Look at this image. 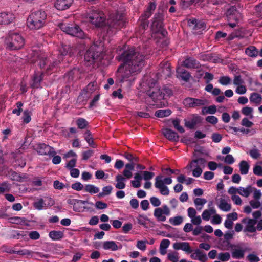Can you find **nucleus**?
I'll list each match as a JSON object with an SVG mask.
<instances>
[{
	"instance_id": "obj_3",
	"label": "nucleus",
	"mask_w": 262,
	"mask_h": 262,
	"mask_svg": "<svg viewBox=\"0 0 262 262\" xmlns=\"http://www.w3.org/2000/svg\"><path fill=\"white\" fill-rule=\"evenodd\" d=\"M47 15L43 10H37L32 12L27 19V26L31 30H37L41 29L47 24Z\"/></svg>"
},
{
	"instance_id": "obj_61",
	"label": "nucleus",
	"mask_w": 262,
	"mask_h": 262,
	"mask_svg": "<svg viewBox=\"0 0 262 262\" xmlns=\"http://www.w3.org/2000/svg\"><path fill=\"white\" fill-rule=\"evenodd\" d=\"M146 243H148V242L147 241H138L137 242V247L139 249L144 251L146 248Z\"/></svg>"
},
{
	"instance_id": "obj_45",
	"label": "nucleus",
	"mask_w": 262,
	"mask_h": 262,
	"mask_svg": "<svg viewBox=\"0 0 262 262\" xmlns=\"http://www.w3.org/2000/svg\"><path fill=\"white\" fill-rule=\"evenodd\" d=\"M113 187L111 185L106 186L102 188V192L99 193L98 197L101 198L110 194L112 192Z\"/></svg>"
},
{
	"instance_id": "obj_35",
	"label": "nucleus",
	"mask_w": 262,
	"mask_h": 262,
	"mask_svg": "<svg viewBox=\"0 0 262 262\" xmlns=\"http://www.w3.org/2000/svg\"><path fill=\"white\" fill-rule=\"evenodd\" d=\"M33 207L37 210H41L43 208H47L48 206L45 203L44 200L42 198H40L33 203Z\"/></svg>"
},
{
	"instance_id": "obj_39",
	"label": "nucleus",
	"mask_w": 262,
	"mask_h": 262,
	"mask_svg": "<svg viewBox=\"0 0 262 262\" xmlns=\"http://www.w3.org/2000/svg\"><path fill=\"white\" fill-rule=\"evenodd\" d=\"M76 124L78 128L83 129L88 126L89 122L84 118H78L76 121Z\"/></svg>"
},
{
	"instance_id": "obj_14",
	"label": "nucleus",
	"mask_w": 262,
	"mask_h": 262,
	"mask_svg": "<svg viewBox=\"0 0 262 262\" xmlns=\"http://www.w3.org/2000/svg\"><path fill=\"white\" fill-rule=\"evenodd\" d=\"M81 71L79 68H74L64 75V78L66 79L69 82L76 81L80 78V74Z\"/></svg>"
},
{
	"instance_id": "obj_38",
	"label": "nucleus",
	"mask_w": 262,
	"mask_h": 262,
	"mask_svg": "<svg viewBox=\"0 0 262 262\" xmlns=\"http://www.w3.org/2000/svg\"><path fill=\"white\" fill-rule=\"evenodd\" d=\"M194 254L197 255V259L201 262H206L208 260L207 255L199 249L194 250Z\"/></svg>"
},
{
	"instance_id": "obj_48",
	"label": "nucleus",
	"mask_w": 262,
	"mask_h": 262,
	"mask_svg": "<svg viewBox=\"0 0 262 262\" xmlns=\"http://www.w3.org/2000/svg\"><path fill=\"white\" fill-rule=\"evenodd\" d=\"M206 202V200L204 198H196L194 200V203L196 207L201 206L200 207L198 208V210L202 209V206L205 204Z\"/></svg>"
},
{
	"instance_id": "obj_49",
	"label": "nucleus",
	"mask_w": 262,
	"mask_h": 262,
	"mask_svg": "<svg viewBox=\"0 0 262 262\" xmlns=\"http://www.w3.org/2000/svg\"><path fill=\"white\" fill-rule=\"evenodd\" d=\"M172 124L175 129L178 130L181 133H183L185 132L184 128L180 125V120L179 119H176L172 120Z\"/></svg>"
},
{
	"instance_id": "obj_55",
	"label": "nucleus",
	"mask_w": 262,
	"mask_h": 262,
	"mask_svg": "<svg viewBox=\"0 0 262 262\" xmlns=\"http://www.w3.org/2000/svg\"><path fill=\"white\" fill-rule=\"evenodd\" d=\"M246 259L249 262H258L260 261V258L254 253L248 254Z\"/></svg>"
},
{
	"instance_id": "obj_12",
	"label": "nucleus",
	"mask_w": 262,
	"mask_h": 262,
	"mask_svg": "<svg viewBox=\"0 0 262 262\" xmlns=\"http://www.w3.org/2000/svg\"><path fill=\"white\" fill-rule=\"evenodd\" d=\"M157 74L165 79L169 77L171 75L170 64L167 61L161 62Z\"/></svg>"
},
{
	"instance_id": "obj_43",
	"label": "nucleus",
	"mask_w": 262,
	"mask_h": 262,
	"mask_svg": "<svg viewBox=\"0 0 262 262\" xmlns=\"http://www.w3.org/2000/svg\"><path fill=\"white\" fill-rule=\"evenodd\" d=\"M84 190L91 194L97 193L99 191V188L92 184H87L84 187Z\"/></svg>"
},
{
	"instance_id": "obj_41",
	"label": "nucleus",
	"mask_w": 262,
	"mask_h": 262,
	"mask_svg": "<svg viewBox=\"0 0 262 262\" xmlns=\"http://www.w3.org/2000/svg\"><path fill=\"white\" fill-rule=\"evenodd\" d=\"M183 222V217L182 216H176L170 217L169 219V222L173 226H178L181 224Z\"/></svg>"
},
{
	"instance_id": "obj_16",
	"label": "nucleus",
	"mask_w": 262,
	"mask_h": 262,
	"mask_svg": "<svg viewBox=\"0 0 262 262\" xmlns=\"http://www.w3.org/2000/svg\"><path fill=\"white\" fill-rule=\"evenodd\" d=\"M183 104L186 107H195L204 105V102L201 99L188 97L184 100Z\"/></svg>"
},
{
	"instance_id": "obj_25",
	"label": "nucleus",
	"mask_w": 262,
	"mask_h": 262,
	"mask_svg": "<svg viewBox=\"0 0 262 262\" xmlns=\"http://www.w3.org/2000/svg\"><path fill=\"white\" fill-rule=\"evenodd\" d=\"M155 186L160 190V192L163 195H168L169 193V190L167 186L163 185L162 182L160 180H156L155 183Z\"/></svg>"
},
{
	"instance_id": "obj_27",
	"label": "nucleus",
	"mask_w": 262,
	"mask_h": 262,
	"mask_svg": "<svg viewBox=\"0 0 262 262\" xmlns=\"http://www.w3.org/2000/svg\"><path fill=\"white\" fill-rule=\"evenodd\" d=\"M49 236L53 241H59L63 238L64 233L61 231L53 230L49 232Z\"/></svg>"
},
{
	"instance_id": "obj_23",
	"label": "nucleus",
	"mask_w": 262,
	"mask_h": 262,
	"mask_svg": "<svg viewBox=\"0 0 262 262\" xmlns=\"http://www.w3.org/2000/svg\"><path fill=\"white\" fill-rule=\"evenodd\" d=\"M73 0H56L55 3V8L59 10H64L70 7Z\"/></svg>"
},
{
	"instance_id": "obj_11",
	"label": "nucleus",
	"mask_w": 262,
	"mask_h": 262,
	"mask_svg": "<svg viewBox=\"0 0 262 262\" xmlns=\"http://www.w3.org/2000/svg\"><path fill=\"white\" fill-rule=\"evenodd\" d=\"M37 153L40 155H49L53 156L56 154L53 147L45 143H39L36 145V149Z\"/></svg>"
},
{
	"instance_id": "obj_51",
	"label": "nucleus",
	"mask_w": 262,
	"mask_h": 262,
	"mask_svg": "<svg viewBox=\"0 0 262 262\" xmlns=\"http://www.w3.org/2000/svg\"><path fill=\"white\" fill-rule=\"evenodd\" d=\"M231 82V79L227 76H224L220 77L219 82L223 85H227L230 84Z\"/></svg>"
},
{
	"instance_id": "obj_63",
	"label": "nucleus",
	"mask_w": 262,
	"mask_h": 262,
	"mask_svg": "<svg viewBox=\"0 0 262 262\" xmlns=\"http://www.w3.org/2000/svg\"><path fill=\"white\" fill-rule=\"evenodd\" d=\"M249 155L252 158L254 159H258L260 155L259 152V150L256 148L250 150L249 151Z\"/></svg>"
},
{
	"instance_id": "obj_52",
	"label": "nucleus",
	"mask_w": 262,
	"mask_h": 262,
	"mask_svg": "<svg viewBox=\"0 0 262 262\" xmlns=\"http://www.w3.org/2000/svg\"><path fill=\"white\" fill-rule=\"evenodd\" d=\"M230 254L228 252L220 253L219 254L217 258L223 262H226L230 259Z\"/></svg>"
},
{
	"instance_id": "obj_32",
	"label": "nucleus",
	"mask_w": 262,
	"mask_h": 262,
	"mask_svg": "<svg viewBox=\"0 0 262 262\" xmlns=\"http://www.w3.org/2000/svg\"><path fill=\"white\" fill-rule=\"evenodd\" d=\"M251 102L256 104H260L262 101L261 96L257 93H252L249 97Z\"/></svg>"
},
{
	"instance_id": "obj_58",
	"label": "nucleus",
	"mask_w": 262,
	"mask_h": 262,
	"mask_svg": "<svg viewBox=\"0 0 262 262\" xmlns=\"http://www.w3.org/2000/svg\"><path fill=\"white\" fill-rule=\"evenodd\" d=\"M163 172H164L165 174L170 176L171 174H175L176 175L178 174L180 172V170L178 169H171L170 168H166L162 169Z\"/></svg>"
},
{
	"instance_id": "obj_24",
	"label": "nucleus",
	"mask_w": 262,
	"mask_h": 262,
	"mask_svg": "<svg viewBox=\"0 0 262 262\" xmlns=\"http://www.w3.org/2000/svg\"><path fill=\"white\" fill-rule=\"evenodd\" d=\"M177 76L185 81H188L190 77V74L183 67H178L177 69Z\"/></svg>"
},
{
	"instance_id": "obj_59",
	"label": "nucleus",
	"mask_w": 262,
	"mask_h": 262,
	"mask_svg": "<svg viewBox=\"0 0 262 262\" xmlns=\"http://www.w3.org/2000/svg\"><path fill=\"white\" fill-rule=\"evenodd\" d=\"M167 257L171 262H178L179 259L178 253L177 252L168 253Z\"/></svg>"
},
{
	"instance_id": "obj_6",
	"label": "nucleus",
	"mask_w": 262,
	"mask_h": 262,
	"mask_svg": "<svg viewBox=\"0 0 262 262\" xmlns=\"http://www.w3.org/2000/svg\"><path fill=\"white\" fill-rule=\"evenodd\" d=\"M60 29L72 36L84 39L88 38L87 35L81 29L78 25L75 23H61L59 25Z\"/></svg>"
},
{
	"instance_id": "obj_7",
	"label": "nucleus",
	"mask_w": 262,
	"mask_h": 262,
	"mask_svg": "<svg viewBox=\"0 0 262 262\" xmlns=\"http://www.w3.org/2000/svg\"><path fill=\"white\" fill-rule=\"evenodd\" d=\"M151 29L155 33L160 34L163 37H166L168 32L164 28V15L158 12L152 19Z\"/></svg>"
},
{
	"instance_id": "obj_34",
	"label": "nucleus",
	"mask_w": 262,
	"mask_h": 262,
	"mask_svg": "<svg viewBox=\"0 0 262 262\" xmlns=\"http://www.w3.org/2000/svg\"><path fill=\"white\" fill-rule=\"evenodd\" d=\"M252 191V187L249 185L246 188L239 187L238 188V193L242 196L248 197L249 196Z\"/></svg>"
},
{
	"instance_id": "obj_54",
	"label": "nucleus",
	"mask_w": 262,
	"mask_h": 262,
	"mask_svg": "<svg viewBox=\"0 0 262 262\" xmlns=\"http://www.w3.org/2000/svg\"><path fill=\"white\" fill-rule=\"evenodd\" d=\"M161 91L163 94V95L164 96L165 100L166 99L167 97H169L173 94L172 91L169 88L164 87L162 90H161Z\"/></svg>"
},
{
	"instance_id": "obj_50",
	"label": "nucleus",
	"mask_w": 262,
	"mask_h": 262,
	"mask_svg": "<svg viewBox=\"0 0 262 262\" xmlns=\"http://www.w3.org/2000/svg\"><path fill=\"white\" fill-rule=\"evenodd\" d=\"M163 176L161 174L158 175L155 178V182H156V180H160L163 183V185L167 184L169 185L171 184L172 182V180L171 178L168 177L165 178L164 179H163Z\"/></svg>"
},
{
	"instance_id": "obj_13",
	"label": "nucleus",
	"mask_w": 262,
	"mask_h": 262,
	"mask_svg": "<svg viewBox=\"0 0 262 262\" xmlns=\"http://www.w3.org/2000/svg\"><path fill=\"white\" fill-rule=\"evenodd\" d=\"M160 89H156L152 91L151 92L148 93L149 96L157 105L161 106L164 104V103L162 101L164 100L165 99Z\"/></svg>"
},
{
	"instance_id": "obj_1",
	"label": "nucleus",
	"mask_w": 262,
	"mask_h": 262,
	"mask_svg": "<svg viewBox=\"0 0 262 262\" xmlns=\"http://www.w3.org/2000/svg\"><path fill=\"white\" fill-rule=\"evenodd\" d=\"M116 58L121 62L117 70V80L120 83L127 81L130 76L140 73L147 59L146 56L135 47L123 50Z\"/></svg>"
},
{
	"instance_id": "obj_22",
	"label": "nucleus",
	"mask_w": 262,
	"mask_h": 262,
	"mask_svg": "<svg viewBox=\"0 0 262 262\" xmlns=\"http://www.w3.org/2000/svg\"><path fill=\"white\" fill-rule=\"evenodd\" d=\"M59 52L60 55L64 56L69 55L71 56L73 54V49L70 45L62 43L61 46L59 48Z\"/></svg>"
},
{
	"instance_id": "obj_29",
	"label": "nucleus",
	"mask_w": 262,
	"mask_h": 262,
	"mask_svg": "<svg viewBox=\"0 0 262 262\" xmlns=\"http://www.w3.org/2000/svg\"><path fill=\"white\" fill-rule=\"evenodd\" d=\"M84 139L87 142L88 144L92 148H96L97 147V145L94 142V139L91 132L88 130L84 133Z\"/></svg>"
},
{
	"instance_id": "obj_15",
	"label": "nucleus",
	"mask_w": 262,
	"mask_h": 262,
	"mask_svg": "<svg viewBox=\"0 0 262 262\" xmlns=\"http://www.w3.org/2000/svg\"><path fill=\"white\" fill-rule=\"evenodd\" d=\"M43 72L42 71H35L32 77L31 87L33 89H38L40 87L41 82L43 79Z\"/></svg>"
},
{
	"instance_id": "obj_17",
	"label": "nucleus",
	"mask_w": 262,
	"mask_h": 262,
	"mask_svg": "<svg viewBox=\"0 0 262 262\" xmlns=\"http://www.w3.org/2000/svg\"><path fill=\"white\" fill-rule=\"evenodd\" d=\"M162 134L164 136L170 141L178 142L179 140V136L178 133L171 129H163Z\"/></svg>"
},
{
	"instance_id": "obj_30",
	"label": "nucleus",
	"mask_w": 262,
	"mask_h": 262,
	"mask_svg": "<svg viewBox=\"0 0 262 262\" xmlns=\"http://www.w3.org/2000/svg\"><path fill=\"white\" fill-rule=\"evenodd\" d=\"M217 205L219 208L224 211L227 212L230 211L231 209V205L228 203L223 198L220 199V203Z\"/></svg>"
},
{
	"instance_id": "obj_60",
	"label": "nucleus",
	"mask_w": 262,
	"mask_h": 262,
	"mask_svg": "<svg viewBox=\"0 0 262 262\" xmlns=\"http://www.w3.org/2000/svg\"><path fill=\"white\" fill-rule=\"evenodd\" d=\"M170 242L169 239H163L161 241L160 245V249L165 250L169 246Z\"/></svg>"
},
{
	"instance_id": "obj_2",
	"label": "nucleus",
	"mask_w": 262,
	"mask_h": 262,
	"mask_svg": "<svg viewBox=\"0 0 262 262\" xmlns=\"http://www.w3.org/2000/svg\"><path fill=\"white\" fill-rule=\"evenodd\" d=\"M89 21L97 28H102L107 34H112L115 30L123 27L125 21L122 13L116 11L110 14L105 22L104 14L98 9H92L88 14Z\"/></svg>"
},
{
	"instance_id": "obj_62",
	"label": "nucleus",
	"mask_w": 262,
	"mask_h": 262,
	"mask_svg": "<svg viewBox=\"0 0 262 262\" xmlns=\"http://www.w3.org/2000/svg\"><path fill=\"white\" fill-rule=\"evenodd\" d=\"M205 120L207 122L213 125H215L218 122V119L214 116H208Z\"/></svg>"
},
{
	"instance_id": "obj_9",
	"label": "nucleus",
	"mask_w": 262,
	"mask_h": 262,
	"mask_svg": "<svg viewBox=\"0 0 262 262\" xmlns=\"http://www.w3.org/2000/svg\"><path fill=\"white\" fill-rule=\"evenodd\" d=\"M32 62H37L38 66L41 69H46L47 73H49L52 70L53 66L49 65L48 59L47 56L43 53H36V59L32 60Z\"/></svg>"
},
{
	"instance_id": "obj_53",
	"label": "nucleus",
	"mask_w": 262,
	"mask_h": 262,
	"mask_svg": "<svg viewBox=\"0 0 262 262\" xmlns=\"http://www.w3.org/2000/svg\"><path fill=\"white\" fill-rule=\"evenodd\" d=\"M10 189V185L7 182H4L0 184V194H3L5 192H9Z\"/></svg>"
},
{
	"instance_id": "obj_36",
	"label": "nucleus",
	"mask_w": 262,
	"mask_h": 262,
	"mask_svg": "<svg viewBox=\"0 0 262 262\" xmlns=\"http://www.w3.org/2000/svg\"><path fill=\"white\" fill-rule=\"evenodd\" d=\"M26 232L19 231L17 230H12L10 233L9 236L10 238L12 239H19L20 237H24L27 235Z\"/></svg>"
},
{
	"instance_id": "obj_18",
	"label": "nucleus",
	"mask_w": 262,
	"mask_h": 262,
	"mask_svg": "<svg viewBox=\"0 0 262 262\" xmlns=\"http://www.w3.org/2000/svg\"><path fill=\"white\" fill-rule=\"evenodd\" d=\"M172 247L176 250H181L188 254L193 252L188 242H176L173 244Z\"/></svg>"
},
{
	"instance_id": "obj_28",
	"label": "nucleus",
	"mask_w": 262,
	"mask_h": 262,
	"mask_svg": "<svg viewBox=\"0 0 262 262\" xmlns=\"http://www.w3.org/2000/svg\"><path fill=\"white\" fill-rule=\"evenodd\" d=\"M117 183L115 184V187L118 189H123L125 187L124 181L125 178L121 174H118L115 178Z\"/></svg>"
},
{
	"instance_id": "obj_42",
	"label": "nucleus",
	"mask_w": 262,
	"mask_h": 262,
	"mask_svg": "<svg viewBox=\"0 0 262 262\" xmlns=\"http://www.w3.org/2000/svg\"><path fill=\"white\" fill-rule=\"evenodd\" d=\"M171 113V111L169 109L167 110H159L155 112V115L159 118H163L164 117L169 116Z\"/></svg>"
},
{
	"instance_id": "obj_33",
	"label": "nucleus",
	"mask_w": 262,
	"mask_h": 262,
	"mask_svg": "<svg viewBox=\"0 0 262 262\" xmlns=\"http://www.w3.org/2000/svg\"><path fill=\"white\" fill-rule=\"evenodd\" d=\"M245 53L251 57H256L258 54V50L254 46H250L245 49Z\"/></svg>"
},
{
	"instance_id": "obj_46",
	"label": "nucleus",
	"mask_w": 262,
	"mask_h": 262,
	"mask_svg": "<svg viewBox=\"0 0 262 262\" xmlns=\"http://www.w3.org/2000/svg\"><path fill=\"white\" fill-rule=\"evenodd\" d=\"M31 112L29 111L28 110H26L23 112V115L22 117V119L23 120V122L25 124L29 123L31 120Z\"/></svg>"
},
{
	"instance_id": "obj_19",
	"label": "nucleus",
	"mask_w": 262,
	"mask_h": 262,
	"mask_svg": "<svg viewBox=\"0 0 262 262\" xmlns=\"http://www.w3.org/2000/svg\"><path fill=\"white\" fill-rule=\"evenodd\" d=\"M183 66L189 69H198L201 67L200 62L193 57H188L183 62Z\"/></svg>"
},
{
	"instance_id": "obj_8",
	"label": "nucleus",
	"mask_w": 262,
	"mask_h": 262,
	"mask_svg": "<svg viewBox=\"0 0 262 262\" xmlns=\"http://www.w3.org/2000/svg\"><path fill=\"white\" fill-rule=\"evenodd\" d=\"M244 243L238 244H230V248L231 249V255L234 259H241L244 257L245 253L250 251L251 249L244 246Z\"/></svg>"
},
{
	"instance_id": "obj_44",
	"label": "nucleus",
	"mask_w": 262,
	"mask_h": 262,
	"mask_svg": "<svg viewBox=\"0 0 262 262\" xmlns=\"http://www.w3.org/2000/svg\"><path fill=\"white\" fill-rule=\"evenodd\" d=\"M10 222L15 224H25L27 221L25 217H21L19 216H14L10 219Z\"/></svg>"
},
{
	"instance_id": "obj_64",
	"label": "nucleus",
	"mask_w": 262,
	"mask_h": 262,
	"mask_svg": "<svg viewBox=\"0 0 262 262\" xmlns=\"http://www.w3.org/2000/svg\"><path fill=\"white\" fill-rule=\"evenodd\" d=\"M71 188L76 191H80L83 188V185L79 182H76L71 185Z\"/></svg>"
},
{
	"instance_id": "obj_5",
	"label": "nucleus",
	"mask_w": 262,
	"mask_h": 262,
	"mask_svg": "<svg viewBox=\"0 0 262 262\" xmlns=\"http://www.w3.org/2000/svg\"><path fill=\"white\" fill-rule=\"evenodd\" d=\"M5 42L7 49L17 50L24 46L25 40L19 33L10 32L5 38Z\"/></svg>"
},
{
	"instance_id": "obj_26",
	"label": "nucleus",
	"mask_w": 262,
	"mask_h": 262,
	"mask_svg": "<svg viewBox=\"0 0 262 262\" xmlns=\"http://www.w3.org/2000/svg\"><path fill=\"white\" fill-rule=\"evenodd\" d=\"M121 248L122 246H120L119 249ZM103 248L105 250H111L112 251H116L119 249L115 242L113 241L104 242L103 244Z\"/></svg>"
},
{
	"instance_id": "obj_40",
	"label": "nucleus",
	"mask_w": 262,
	"mask_h": 262,
	"mask_svg": "<svg viewBox=\"0 0 262 262\" xmlns=\"http://www.w3.org/2000/svg\"><path fill=\"white\" fill-rule=\"evenodd\" d=\"M206 162V161L205 159L200 158L199 157L198 158H195V159L192 160L190 163L189 164V166L190 168H192L193 166V164L196 163L198 165V166H199V167L200 166H203V167H204Z\"/></svg>"
},
{
	"instance_id": "obj_37",
	"label": "nucleus",
	"mask_w": 262,
	"mask_h": 262,
	"mask_svg": "<svg viewBox=\"0 0 262 262\" xmlns=\"http://www.w3.org/2000/svg\"><path fill=\"white\" fill-rule=\"evenodd\" d=\"M239 166L240 172L242 174H246L248 173L249 165L247 161L244 160L241 161Z\"/></svg>"
},
{
	"instance_id": "obj_4",
	"label": "nucleus",
	"mask_w": 262,
	"mask_h": 262,
	"mask_svg": "<svg viewBox=\"0 0 262 262\" xmlns=\"http://www.w3.org/2000/svg\"><path fill=\"white\" fill-rule=\"evenodd\" d=\"M103 43L100 40L94 41L86 51L84 54V60L90 64L94 63L96 60H100L102 57Z\"/></svg>"
},
{
	"instance_id": "obj_21",
	"label": "nucleus",
	"mask_w": 262,
	"mask_h": 262,
	"mask_svg": "<svg viewBox=\"0 0 262 262\" xmlns=\"http://www.w3.org/2000/svg\"><path fill=\"white\" fill-rule=\"evenodd\" d=\"M202 120V119L200 116L194 115L190 120L187 121L185 119V125L190 129H194L198 124L201 122Z\"/></svg>"
},
{
	"instance_id": "obj_10",
	"label": "nucleus",
	"mask_w": 262,
	"mask_h": 262,
	"mask_svg": "<svg viewBox=\"0 0 262 262\" xmlns=\"http://www.w3.org/2000/svg\"><path fill=\"white\" fill-rule=\"evenodd\" d=\"M170 211L166 205H164L162 207L156 208L154 210V215L159 222H164L166 221L165 215H170Z\"/></svg>"
},
{
	"instance_id": "obj_47",
	"label": "nucleus",
	"mask_w": 262,
	"mask_h": 262,
	"mask_svg": "<svg viewBox=\"0 0 262 262\" xmlns=\"http://www.w3.org/2000/svg\"><path fill=\"white\" fill-rule=\"evenodd\" d=\"M67 203L69 204L72 205L73 206V210L75 211L80 212L79 207L78 206V200L75 199H69L67 200Z\"/></svg>"
},
{
	"instance_id": "obj_57",
	"label": "nucleus",
	"mask_w": 262,
	"mask_h": 262,
	"mask_svg": "<svg viewBox=\"0 0 262 262\" xmlns=\"http://www.w3.org/2000/svg\"><path fill=\"white\" fill-rule=\"evenodd\" d=\"M94 153V151L93 150H88L86 151H84L82 153V159L83 160H87L91 157H92Z\"/></svg>"
},
{
	"instance_id": "obj_20",
	"label": "nucleus",
	"mask_w": 262,
	"mask_h": 262,
	"mask_svg": "<svg viewBox=\"0 0 262 262\" xmlns=\"http://www.w3.org/2000/svg\"><path fill=\"white\" fill-rule=\"evenodd\" d=\"M14 18V16L12 13H0V25H8L13 21Z\"/></svg>"
},
{
	"instance_id": "obj_56",
	"label": "nucleus",
	"mask_w": 262,
	"mask_h": 262,
	"mask_svg": "<svg viewBox=\"0 0 262 262\" xmlns=\"http://www.w3.org/2000/svg\"><path fill=\"white\" fill-rule=\"evenodd\" d=\"M196 0H181L180 5L183 9L188 8L193 4Z\"/></svg>"
},
{
	"instance_id": "obj_31",
	"label": "nucleus",
	"mask_w": 262,
	"mask_h": 262,
	"mask_svg": "<svg viewBox=\"0 0 262 262\" xmlns=\"http://www.w3.org/2000/svg\"><path fill=\"white\" fill-rule=\"evenodd\" d=\"M256 221L254 219H249L248 220L247 224L245 229V231L253 233L256 231V228L254 227Z\"/></svg>"
}]
</instances>
